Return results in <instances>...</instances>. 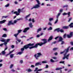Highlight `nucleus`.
<instances>
[{"mask_svg":"<svg viewBox=\"0 0 73 73\" xmlns=\"http://www.w3.org/2000/svg\"><path fill=\"white\" fill-rule=\"evenodd\" d=\"M72 69H70L69 70H68V72L69 73V72H71V71H72Z\"/></svg>","mask_w":73,"mask_h":73,"instance_id":"13d9d810","label":"nucleus"},{"mask_svg":"<svg viewBox=\"0 0 73 73\" xmlns=\"http://www.w3.org/2000/svg\"><path fill=\"white\" fill-rule=\"evenodd\" d=\"M36 1L37 2L38 4H36L35 6H34L33 7L31 8V9L32 10L33 9H36V8H38L39 7H40V1L38 0H36Z\"/></svg>","mask_w":73,"mask_h":73,"instance_id":"f03ea898","label":"nucleus"},{"mask_svg":"<svg viewBox=\"0 0 73 73\" xmlns=\"http://www.w3.org/2000/svg\"><path fill=\"white\" fill-rule=\"evenodd\" d=\"M49 21H52V20H53V18H50L49 19Z\"/></svg>","mask_w":73,"mask_h":73,"instance_id":"79ce46f5","label":"nucleus"},{"mask_svg":"<svg viewBox=\"0 0 73 73\" xmlns=\"http://www.w3.org/2000/svg\"><path fill=\"white\" fill-rule=\"evenodd\" d=\"M32 22H33V23H35V19H32Z\"/></svg>","mask_w":73,"mask_h":73,"instance_id":"5fc2aeb1","label":"nucleus"},{"mask_svg":"<svg viewBox=\"0 0 73 73\" xmlns=\"http://www.w3.org/2000/svg\"><path fill=\"white\" fill-rule=\"evenodd\" d=\"M73 32H71L70 33L69 35H67V37H73Z\"/></svg>","mask_w":73,"mask_h":73,"instance_id":"9b49d317","label":"nucleus"},{"mask_svg":"<svg viewBox=\"0 0 73 73\" xmlns=\"http://www.w3.org/2000/svg\"><path fill=\"white\" fill-rule=\"evenodd\" d=\"M72 19V17H70V18H69L68 22H70V21H71Z\"/></svg>","mask_w":73,"mask_h":73,"instance_id":"4c0bfd02","label":"nucleus"},{"mask_svg":"<svg viewBox=\"0 0 73 73\" xmlns=\"http://www.w3.org/2000/svg\"><path fill=\"white\" fill-rule=\"evenodd\" d=\"M7 17H8V16H3L2 17V18H6Z\"/></svg>","mask_w":73,"mask_h":73,"instance_id":"8fccbe9b","label":"nucleus"},{"mask_svg":"<svg viewBox=\"0 0 73 73\" xmlns=\"http://www.w3.org/2000/svg\"><path fill=\"white\" fill-rule=\"evenodd\" d=\"M21 31H22V30H18V33L19 34V33H20L21 32Z\"/></svg>","mask_w":73,"mask_h":73,"instance_id":"393cba45","label":"nucleus"},{"mask_svg":"<svg viewBox=\"0 0 73 73\" xmlns=\"http://www.w3.org/2000/svg\"><path fill=\"white\" fill-rule=\"evenodd\" d=\"M14 55V54H11L10 56V58H13V56Z\"/></svg>","mask_w":73,"mask_h":73,"instance_id":"f704fd0d","label":"nucleus"},{"mask_svg":"<svg viewBox=\"0 0 73 73\" xmlns=\"http://www.w3.org/2000/svg\"><path fill=\"white\" fill-rule=\"evenodd\" d=\"M61 15V13H59L56 16L57 19L56 20L55 22L54 23V24H56L57 22H58V17L60 16V15Z\"/></svg>","mask_w":73,"mask_h":73,"instance_id":"1a4fd4ad","label":"nucleus"},{"mask_svg":"<svg viewBox=\"0 0 73 73\" xmlns=\"http://www.w3.org/2000/svg\"><path fill=\"white\" fill-rule=\"evenodd\" d=\"M32 70L31 69H29L28 70V72H32Z\"/></svg>","mask_w":73,"mask_h":73,"instance_id":"e433bc0d","label":"nucleus"},{"mask_svg":"<svg viewBox=\"0 0 73 73\" xmlns=\"http://www.w3.org/2000/svg\"><path fill=\"white\" fill-rule=\"evenodd\" d=\"M21 12H22L23 10H21L20 9H19L18 10V13L17 11H15L14 12V14H16V16H19V15H20V13Z\"/></svg>","mask_w":73,"mask_h":73,"instance_id":"423d86ee","label":"nucleus"},{"mask_svg":"<svg viewBox=\"0 0 73 73\" xmlns=\"http://www.w3.org/2000/svg\"><path fill=\"white\" fill-rule=\"evenodd\" d=\"M54 32H56V31H57L58 32H60L61 33H63L64 32V31L63 29H60V28H58L57 29H55L54 30Z\"/></svg>","mask_w":73,"mask_h":73,"instance_id":"0eeeda50","label":"nucleus"},{"mask_svg":"<svg viewBox=\"0 0 73 73\" xmlns=\"http://www.w3.org/2000/svg\"><path fill=\"white\" fill-rule=\"evenodd\" d=\"M42 63H43V64H45L46 63H47V62L46 61H43L42 62Z\"/></svg>","mask_w":73,"mask_h":73,"instance_id":"c03bdc74","label":"nucleus"},{"mask_svg":"<svg viewBox=\"0 0 73 73\" xmlns=\"http://www.w3.org/2000/svg\"><path fill=\"white\" fill-rule=\"evenodd\" d=\"M70 12H68V13H67V15H68V17H70Z\"/></svg>","mask_w":73,"mask_h":73,"instance_id":"4be33fe9","label":"nucleus"},{"mask_svg":"<svg viewBox=\"0 0 73 73\" xmlns=\"http://www.w3.org/2000/svg\"><path fill=\"white\" fill-rule=\"evenodd\" d=\"M64 62H65V61H61L59 63L60 64H64Z\"/></svg>","mask_w":73,"mask_h":73,"instance_id":"7c9ffc66","label":"nucleus"},{"mask_svg":"<svg viewBox=\"0 0 73 73\" xmlns=\"http://www.w3.org/2000/svg\"><path fill=\"white\" fill-rule=\"evenodd\" d=\"M63 29H68L69 28V27L68 26H63L62 27Z\"/></svg>","mask_w":73,"mask_h":73,"instance_id":"dca6fc26","label":"nucleus"},{"mask_svg":"<svg viewBox=\"0 0 73 73\" xmlns=\"http://www.w3.org/2000/svg\"><path fill=\"white\" fill-rule=\"evenodd\" d=\"M53 59H54V60H56L57 59V57H53Z\"/></svg>","mask_w":73,"mask_h":73,"instance_id":"864d4df0","label":"nucleus"},{"mask_svg":"<svg viewBox=\"0 0 73 73\" xmlns=\"http://www.w3.org/2000/svg\"><path fill=\"white\" fill-rule=\"evenodd\" d=\"M57 48H54L53 49V50H57Z\"/></svg>","mask_w":73,"mask_h":73,"instance_id":"4d7b16f0","label":"nucleus"},{"mask_svg":"<svg viewBox=\"0 0 73 73\" xmlns=\"http://www.w3.org/2000/svg\"><path fill=\"white\" fill-rule=\"evenodd\" d=\"M42 69H39L37 71H38V72H39L40 71H41L42 70Z\"/></svg>","mask_w":73,"mask_h":73,"instance_id":"052dcab7","label":"nucleus"},{"mask_svg":"<svg viewBox=\"0 0 73 73\" xmlns=\"http://www.w3.org/2000/svg\"><path fill=\"white\" fill-rule=\"evenodd\" d=\"M53 39V37H50L49 38L48 40V42H49L50 41H51Z\"/></svg>","mask_w":73,"mask_h":73,"instance_id":"f3484780","label":"nucleus"},{"mask_svg":"<svg viewBox=\"0 0 73 73\" xmlns=\"http://www.w3.org/2000/svg\"><path fill=\"white\" fill-rule=\"evenodd\" d=\"M11 47L12 48H14V47H15V46L14 45H12Z\"/></svg>","mask_w":73,"mask_h":73,"instance_id":"69168bd1","label":"nucleus"},{"mask_svg":"<svg viewBox=\"0 0 73 73\" xmlns=\"http://www.w3.org/2000/svg\"><path fill=\"white\" fill-rule=\"evenodd\" d=\"M62 69V68H58L56 69V70H61V69Z\"/></svg>","mask_w":73,"mask_h":73,"instance_id":"5701e85b","label":"nucleus"},{"mask_svg":"<svg viewBox=\"0 0 73 73\" xmlns=\"http://www.w3.org/2000/svg\"><path fill=\"white\" fill-rule=\"evenodd\" d=\"M52 27H50L48 29V31H51V30H52Z\"/></svg>","mask_w":73,"mask_h":73,"instance_id":"a878e982","label":"nucleus"},{"mask_svg":"<svg viewBox=\"0 0 73 73\" xmlns=\"http://www.w3.org/2000/svg\"><path fill=\"white\" fill-rule=\"evenodd\" d=\"M14 23H12V21H9L8 22V23L7 24V25L9 26L10 25H14Z\"/></svg>","mask_w":73,"mask_h":73,"instance_id":"9d476101","label":"nucleus"},{"mask_svg":"<svg viewBox=\"0 0 73 73\" xmlns=\"http://www.w3.org/2000/svg\"><path fill=\"white\" fill-rule=\"evenodd\" d=\"M37 54H35L34 55V57H35L36 60H38V58L40 57L41 56H42V54L40 52H38L37 53Z\"/></svg>","mask_w":73,"mask_h":73,"instance_id":"39448f33","label":"nucleus"},{"mask_svg":"<svg viewBox=\"0 0 73 73\" xmlns=\"http://www.w3.org/2000/svg\"><path fill=\"white\" fill-rule=\"evenodd\" d=\"M63 15V16H65V15H68V13H63L62 14Z\"/></svg>","mask_w":73,"mask_h":73,"instance_id":"a19ab883","label":"nucleus"},{"mask_svg":"<svg viewBox=\"0 0 73 73\" xmlns=\"http://www.w3.org/2000/svg\"><path fill=\"white\" fill-rule=\"evenodd\" d=\"M42 41L44 42L42 43V42H40V43H38L35 44V46L29 47V48L30 49H33V48H37L38 47V45H39L40 46H42V45L45 44L46 43H47V40L45 39H42Z\"/></svg>","mask_w":73,"mask_h":73,"instance_id":"f257e3e1","label":"nucleus"},{"mask_svg":"<svg viewBox=\"0 0 73 73\" xmlns=\"http://www.w3.org/2000/svg\"><path fill=\"white\" fill-rule=\"evenodd\" d=\"M59 40L58 41V42H60L61 41H62V40H63V38H62V37H60L59 38Z\"/></svg>","mask_w":73,"mask_h":73,"instance_id":"4468645a","label":"nucleus"},{"mask_svg":"<svg viewBox=\"0 0 73 73\" xmlns=\"http://www.w3.org/2000/svg\"><path fill=\"white\" fill-rule=\"evenodd\" d=\"M29 25L30 28H32L33 27V25H32V23H31L29 24Z\"/></svg>","mask_w":73,"mask_h":73,"instance_id":"aec40b11","label":"nucleus"},{"mask_svg":"<svg viewBox=\"0 0 73 73\" xmlns=\"http://www.w3.org/2000/svg\"><path fill=\"white\" fill-rule=\"evenodd\" d=\"M17 20H15L14 21V23H17Z\"/></svg>","mask_w":73,"mask_h":73,"instance_id":"338daca9","label":"nucleus"},{"mask_svg":"<svg viewBox=\"0 0 73 73\" xmlns=\"http://www.w3.org/2000/svg\"><path fill=\"white\" fill-rule=\"evenodd\" d=\"M66 34H65L63 36V37H66Z\"/></svg>","mask_w":73,"mask_h":73,"instance_id":"774afa93","label":"nucleus"},{"mask_svg":"<svg viewBox=\"0 0 73 73\" xmlns=\"http://www.w3.org/2000/svg\"><path fill=\"white\" fill-rule=\"evenodd\" d=\"M68 50H67L66 52L64 54V57L62 58V60H65V58H66L67 60H68V59H69V58H68V57H69V56L70 54H68L66 56V54H67V53H68Z\"/></svg>","mask_w":73,"mask_h":73,"instance_id":"20e7f679","label":"nucleus"},{"mask_svg":"<svg viewBox=\"0 0 73 73\" xmlns=\"http://www.w3.org/2000/svg\"><path fill=\"white\" fill-rule=\"evenodd\" d=\"M30 15H31V14H30L29 15L26 16L25 17V19H27V17H29V16H30Z\"/></svg>","mask_w":73,"mask_h":73,"instance_id":"473e14b6","label":"nucleus"},{"mask_svg":"<svg viewBox=\"0 0 73 73\" xmlns=\"http://www.w3.org/2000/svg\"><path fill=\"white\" fill-rule=\"evenodd\" d=\"M56 41H54V42L52 43V44H56Z\"/></svg>","mask_w":73,"mask_h":73,"instance_id":"49530a36","label":"nucleus"},{"mask_svg":"<svg viewBox=\"0 0 73 73\" xmlns=\"http://www.w3.org/2000/svg\"><path fill=\"white\" fill-rule=\"evenodd\" d=\"M9 4H8L7 5H5V7H9Z\"/></svg>","mask_w":73,"mask_h":73,"instance_id":"de8ad7c7","label":"nucleus"},{"mask_svg":"<svg viewBox=\"0 0 73 73\" xmlns=\"http://www.w3.org/2000/svg\"><path fill=\"white\" fill-rule=\"evenodd\" d=\"M41 31V28H40L39 29H38L37 32H38Z\"/></svg>","mask_w":73,"mask_h":73,"instance_id":"2f4dec72","label":"nucleus"},{"mask_svg":"<svg viewBox=\"0 0 73 73\" xmlns=\"http://www.w3.org/2000/svg\"><path fill=\"white\" fill-rule=\"evenodd\" d=\"M24 49H25V48H24V47L23 48H22L21 49V50L22 51V52H23V51H24Z\"/></svg>","mask_w":73,"mask_h":73,"instance_id":"72a5a7b5","label":"nucleus"},{"mask_svg":"<svg viewBox=\"0 0 73 73\" xmlns=\"http://www.w3.org/2000/svg\"><path fill=\"white\" fill-rule=\"evenodd\" d=\"M15 50H13L9 52V54H10L11 53H12L13 52V51Z\"/></svg>","mask_w":73,"mask_h":73,"instance_id":"cd10ccee","label":"nucleus"},{"mask_svg":"<svg viewBox=\"0 0 73 73\" xmlns=\"http://www.w3.org/2000/svg\"><path fill=\"white\" fill-rule=\"evenodd\" d=\"M70 46H69V47H68L67 49H65L63 51L61 52H60V54H63V53H66V52L67 51V50H68V51H69V48H70Z\"/></svg>","mask_w":73,"mask_h":73,"instance_id":"6e6552de","label":"nucleus"},{"mask_svg":"<svg viewBox=\"0 0 73 73\" xmlns=\"http://www.w3.org/2000/svg\"><path fill=\"white\" fill-rule=\"evenodd\" d=\"M38 70V68H35V70H34V72H36V71H37V70Z\"/></svg>","mask_w":73,"mask_h":73,"instance_id":"a18cd8bd","label":"nucleus"},{"mask_svg":"<svg viewBox=\"0 0 73 73\" xmlns=\"http://www.w3.org/2000/svg\"><path fill=\"white\" fill-rule=\"evenodd\" d=\"M41 65V63L40 62H37L35 64V66H38V65Z\"/></svg>","mask_w":73,"mask_h":73,"instance_id":"2eb2a0df","label":"nucleus"},{"mask_svg":"<svg viewBox=\"0 0 73 73\" xmlns=\"http://www.w3.org/2000/svg\"><path fill=\"white\" fill-rule=\"evenodd\" d=\"M5 53H6V52L4 50V51H2L1 52V54H2V55H5Z\"/></svg>","mask_w":73,"mask_h":73,"instance_id":"a211bd4d","label":"nucleus"},{"mask_svg":"<svg viewBox=\"0 0 73 73\" xmlns=\"http://www.w3.org/2000/svg\"><path fill=\"white\" fill-rule=\"evenodd\" d=\"M32 38H33V37L30 38L29 39H27V40L29 41V40H30V39H32Z\"/></svg>","mask_w":73,"mask_h":73,"instance_id":"6e6d98bb","label":"nucleus"},{"mask_svg":"<svg viewBox=\"0 0 73 73\" xmlns=\"http://www.w3.org/2000/svg\"><path fill=\"white\" fill-rule=\"evenodd\" d=\"M29 29V27H27L25 28L24 30L23 31V32L24 33H25V32H27V31H28V30Z\"/></svg>","mask_w":73,"mask_h":73,"instance_id":"f8f14e48","label":"nucleus"},{"mask_svg":"<svg viewBox=\"0 0 73 73\" xmlns=\"http://www.w3.org/2000/svg\"><path fill=\"white\" fill-rule=\"evenodd\" d=\"M3 30L4 31H7V29H6L5 28H4L3 29Z\"/></svg>","mask_w":73,"mask_h":73,"instance_id":"603ef678","label":"nucleus"},{"mask_svg":"<svg viewBox=\"0 0 73 73\" xmlns=\"http://www.w3.org/2000/svg\"><path fill=\"white\" fill-rule=\"evenodd\" d=\"M23 20V19L22 18H21L19 19H17V20H18V21H19V20Z\"/></svg>","mask_w":73,"mask_h":73,"instance_id":"ea45409f","label":"nucleus"},{"mask_svg":"<svg viewBox=\"0 0 73 73\" xmlns=\"http://www.w3.org/2000/svg\"><path fill=\"white\" fill-rule=\"evenodd\" d=\"M23 53V51H21V52H18V53L17 54H17H19L20 55L21 54H22V53Z\"/></svg>","mask_w":73,"mask_h":73,"instance_id":"b1692460","label":"nucleus"},{"mask_svg":"<svg viewBox=\"0 0 73 73\" xmlns=\"http://www.w3.org/2000/svg\"><path fill=\"white\" fill-rule=\"evenodd\" d=\"M62 11H63V10L62 9H61L60 10V13H61L62 12Z\"/></svg>","mask_w":73,"mask_h":73,"instance_id":"e2e57ef3","label":"nucleus"},{"mask_svg":"<svg viewBox=\"0 0 73 73\" xmlns=\"http://www.w3.org/2000/svg\"><path fill=\"white\" fill-rule=\"evenodd\" d=\"M34 45V43H29L27 45H25L23 47L25 49H27L28 48H29L30 46H32Z\"/></svg>","mask_w":73,"mask_h":73,"instance_id":"7ed1b4c3","label":"nucleus"},{"mask_svg":"<svg viewBox=\"0 0 73 73\" xmlns=\"http://www.w3.org/2000/svg\"><path fill=\"white\" fill-rule=\"evenodd\" d=\"M72 25H73V23H71L69 26L70 27V28H73V26H72Z\"/></svg>","mask_w":73,"mask_h":73,"instance_id":"412c9836","label":"nucleus"},{"mask_svg":"<svg viewBox=\"0 0 73 73\" xmlns=\"http://www.w3.org/2000/svg\"><path fill=\"white\" fill-rule=\"evenodd\" d=\"M4 44L5 45H6L7 44V42H5L4 43H2L1 44H0V46H3Z\"/></svg>","mask_w":73,"mask_h":73,"instance_id":"ddd939ff","label":"nucleus"},{"mask_svg":"<svg viewBox=\"0 0 73 73\" xmlns=\"http://www.w3.org/2000/svg\"><path fill=\"white\" fill-rule=\"evenodd\" d=\"M31 68H34V67H35V66H34V65H31Z\"/></svg>","mask_w":73,"mask_h":73,"instance_id":"680f3d73","label":"nucleus"},{"mask_svg":"<svg viewBox=\"0 0 73 73\" xmlns=\"http://www.w3.org/2000/svg\"><path fill=\"white\" fill-rule=\"evenodd\" d=\"M49 67V66H48L47 64H46V67L45 68H48V67Z\"/></svg>","mask_w":73,"mask_h":73,"instance_id":"09e8293b","label":"nucleus"},{"mask_svg":"<svg viewBox=\"0 0 73 73\" xmlns=\"http://www.w3.org/2000/svg\"><path fill=\"white\" fill-rule=\"evenodd\" d=\"M13 64H11L10 67V68H12L13 67Z\"/></svg>","mask_w":73,"mask_h":73,"instance_id":"58836bf2","label":"nucleus"},{"mask_svg":"<svg viewBox=\"0 0 73 73\" xmlns=\"http://www.w3.org/2000/svg\"><path fill=\"white\" fill-rule=\"evenodd\" d=\"M7 34H4L2 36V37H7Z\"/></svg>","mask_w":73,"mask_h":73,"instance_id":"c9c22d12","label":"nucleus"},{"mask_svg":"<svg viewBox=\"0 0 73 73\" xmlns=\"http://www.w3.org/2000/svg\"><path fill=\"white\" fill-rule=\"evenodd\" d=\"M68 7V5H66L65 6H64L63 7V8H64V7Z\"/></svg>","mask_w":73,"mask_h":73,"instance_id":"3c124183","label":"nucleus"},{"mask_svg":"<svg viewBox=\"0 0 73 73\" xmlns=\"http://www.w3.org/2000/svg\"><path fill=\"white\" fill-rule=\"evenodd\" d=\"M19 33H17V34H15L14 35V36H15V37H17V36H18V35H19Z\"/></svg>","mask_w":73,"mask_h":73,"instance_id":"c85d7f7f","label":"nucleus"},{"mask_svg":"<svg viewBox=\"0 0 73 73\" xmlns=\"http://www.w3.org/2000/svg\"><path fill=\"white\" fill-rule=\"evenodd\" d=\"M6 21L5 20H4L2 21H0V24H3V23H4Z\"/></svg>","mask_w":73,"mask_h":73,"instance_id":"6ab92c4d","label":"nucleus"},{"mask_svg":"<svg viewBox=\"0 0 73 73\" xmlns=\"http://www.w3.org/2000/svg\"><path fill=\"white\" fill-rule=\"evenodd\" d=\"M64 44H65V42L64 41H61V45H63Z\"/></svg>","mask_w":73,"mask_h":73,"instance_id":"c756f323","label":"nucleus"},{"mask_svg":"<svg viewBox=\"0 0 73 73\" xmlns=\"http://www.w3.org/2000/svg\"><path fill=\"white\" fill-rule=\"evenodd\" d=\"M58 53H57V52H55L54 53V54L55 55V56H57V55Z\"/></svg>","mask_w":73,"mask_h":73,"instance_id":"0e129e2a","label":"nucleus"},{"mask_svg":"<svg viewBox=\"0 0 73 73\" xmlns=\"http://www.w3.org/2000/svg\"><path fill=\"white\" fill-rule=\"evenodd\" d=\"M0 41H2V42H5V40L4 39H2Z\"/></svg>","mask_w":73,"mask_h":73,"instance_id":"37998d69","label":"nucleus"},{"mask_svg":"<svg viewBox=\"0 0 73 73\" xmlns=\"http://www.w3.org/2000/svg\"><path fill=\"white\" fill-rule=\"evenodd\" d=\"M50 61H51L52 62H54L55 61V62H57V61H58V60L54 61L53 60V59H50Z\"/></svg>","mask_w":73,"mask_h":73,"instance_id":"bb28decb","label":"nucleus"},{"mask_svg":"<svg viewBox=\"0 0 73 73\" xmlns=\"http://www.w3.org/2000/svg\"><path fill=\"white\" fill-rule=\"evenodd\" d=\"M11 71L12 72H15V71H16L15 70H14V69H12V70H11Z\"/></svg>","mask_w":73,"mask_h":73,"instance_id":"bf43d9fd","label":"nucleus"}]
</instances>
